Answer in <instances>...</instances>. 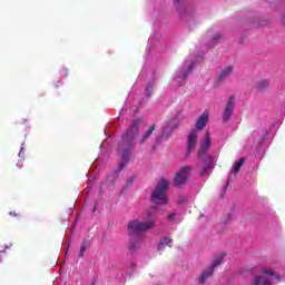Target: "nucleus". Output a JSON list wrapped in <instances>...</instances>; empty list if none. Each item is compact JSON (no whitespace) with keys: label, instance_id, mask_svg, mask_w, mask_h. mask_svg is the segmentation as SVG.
<instances>
[{"label":"nucleus","instance_id":"obj_1","mask_svg":"<svg viewBox=\"0 0 285 285\" xmlns=\"http://www.w3.org/2000/svg\"><path fill=\"white\" fill-rule=\"evenodd\" d=\"M155 215H157V208L151 207L142 213V217H145L146 222L138 219L129 222L127 226L128 234L132 237L129 242V250H137L139 244H141V239H144V233L155 228Z\"/></svg>","mask_w":285,"mask_h":285},{"label":"nucleus","instance_id":"obj_2","mask_svg":"<svg viewBox=\"0 0 285 285\" xmlns=\"http://www.w3.org/2000/svg\"><path fill=\"white\" fill-rule=\"evenodd\" d=\"M140 125L141 119L137 118L132 121L131 127L125 134H122V140L119 146L122 161L119 164L118 170H124V166L130 161V155H132V144L135 139H137Z\"/></svg>","mask_w":285,"mask_h":285},{"label":"nucleus","instance_id":"obj_3","mask_svg":"<svg viewBox=\"0 0 285 285\" xmlns=\"http://www.w3.org/2000/svg\"><path fill=\"white\" fill-rule=\"evenodd\" d=\"M212 144L213 142L210 141V132L206 131L205 137L200 141L198 150V157L200 161H204V164H206L204 169L200 171V177H206L208 173H210V168L213 166V156L209 155L208 150H210Z\"/></svg>","mask_w":285,"mask_h":285},{"label":"nucleus","instance_id":"obj_4","mask_svg":"<svg viewBox=\"0 0 285 285\" xmlns=\"http://www.w3.org/2000/svg\"><path fill=\"white\" fill-rule=\"evenodd\" d=\"M282 282V277L272 269H268L266 267H263L261 269V275L256 276L252 285H274V284H279Z\"/></svg>","mask_w":285,"mask_h":285},{"label":"nucleus","instance_id":"obj_5","mask_svg":"<svg viewBox=\"0 0 285 285\" xmlns=\"http://www.w3.org/2000/svg\"><path fill=\"white\" fill-rule=\"evenodd\" d=\"M169 183L168 180L161 178L156 186V190L151 193V202L158 206H164L168 204V195L166 194L168 190Z\"/></svg>","mask_w":285,"mask_h":285},{"label":"nucleus","instance_id":"obj_6","mask_svg":"<svg viewBox=\"0 0 285 285\" xmlns=\"http://www.w3.org/2000/svg\"><path fill=\"white\" fill-rule=\"evenodd\" d=\"M193 68H195V61L186 60L180 69L176 72L174 77V81L178 83V86H184V82L188 78V75L193 72Z\"/></svg>","mask_w":285,"mask_h":285},{"label":"nucleus","instance_id":"obj_7","mask_svg":"<svg viewBox=\"0 0 285 285\" xmlns=\"http://www.w3.org/2000/svg\"><path fill=\"white\" fill-rule=\"evenodd\" d=\"M224 257H226V254H220L214 259V263L212 266H209L203 274L199 276L198 282L199 284H204L208 279V277H213V273L222 262H224Z\"/></svg>","mask_w":285,"mask_h":285},{"label":"nucleus","instance_id":"obj_8","mask_svg":"<svg viewBox=\"0 0 285 285\" xmlns=\"http://www.w3.org/2000/svg\"><path fill=\"white\" fill-rule=\"evenodd\" d=\"M191 168L186 166L180 168L174 178L175 186H184V184L188 180V175H190Z\"/></svg>","mask_w":285,"mask_h":285},{"label":"nucleus","instance_id":"obj_9","mask_svg":"<svg viewBox=\"0 0 285 285\" xmlns=\"http://www.w3.org/2000/svg\"><path fill=\"white\" fill-rule=\"evenodd\" d=\"M233 110H235V96H230L227 100L226 107L223 112V121L226 122L233 117Z\"/></svg>","mask_w":285,"mask_h":285},{"label":"nucleus","instance_id":"obj_10","mask_svg":"<svg viewBox=\"0 0 285 285\" xmlns=\"http://www.w3.org/2000/svg\"><path fill=\"white\" fill-rule=\"evenodd\" d=\"M197 129H193L187 136V155H190L193 150H195V146H197V137H198Z\"/></svg>","mask_w":285,"mask_h":285},{"label":"nucleus","instance_id":"obj_11","mask_svg":"<svg viewBox=\"0 0 285 285\" xmlns=\"http://www.w3.org/2000/svg\"><path fill=\"white\" fill-rule=\"evenodd\" d=\"M207 124H208V111H205L196 121V130H203Z\"/></svg>","mask_w":285,"mask_h":285},{"label":"nucleus","instance_id":"obj_12","mask_svg":"<svg viewBox=\"0 0 285 285\" xmlns=\"http://www.w3.org/2000/svg\"><path fill=\"white\" fill-rule=\"evenodd\" d=\"M175 128H177V124H175V121H170L167 124V126L165 128H163V135L160 136L161 139H168V137H170L173 130H175Z\"/></svg>","mask_w":285,"mask_h":285},{"label":"nucleus","instance_id":"obj_13","mask_svg":"<svg viewBox=\"0 0 285 285\" xmlns=\"http://www.w3.org/2000/svg\"><path fill=\"white\" fill-rule=\"evenodd\" d=\"M233 75V67L227 66L224 69H222L220 73L218 75V81L222 82L224 79H228Z\"/></svg>","mask_w":285,"mask_h":285},{"label":"nucleus","instance_id":"obj_14","mask_svg":"<svg viewBox=\"0 0 285 285\" xmlns=\"http://www.w3.org/2000/svg\"><path fill=\"white\" fill-rule=\"evenodd\" d=\"M173 242V239L165 237L164 239L160 240V243L158 244L157 248L158 250H164V248H166V246H173L170 245Z\"/></svg>","mask_w":285,"mask_h":285},{"label":"nucleus","instance_id":"obj_15","mask_svg":"<svg viewBox=\"0 0 285 285\" xmlns=\"http://www.w3.org/2000/svg\"><path fill=\"white\" fill-rule=\"evenodd\" d=\"M153 132H155V125L149 127V129L145 132L138 144H144V141H146L150 137V135H153Z\"/></svg>","mask_w":285,"mask_h":285},{"label":"nucleus","instance_id":"obj_16","mask_svg":"<svg viewBox=\"0 0 285 285\" xmlns=\"http://www.w3.org/2000/svg\"><path fill=\"white\" fill-rule=\"evenodd\" d=\"M244 158H240L238 161L235 163V165L233 166L232 173L234 175H237V173H239V170L242 169V166H244Z\"/></svg>","mask_w":285,"mask_h":285},{"label":"nucleus","instance_id":"obj_17","mask_svg":"<svg viewBox=\"0 0 285 285\" xmlns=\"http://www.w3.org/2000/svg\"><path fill=\"white\" fill-rule=\"evenodd\" d=\"M252 139H254L258 145H261L264 141V136H259L258 131H254L252 134Z\"/></svg>","mask_w":285,"mask_h":285},{"label":"nucleus","instance_id":"obj_18","mask_svg":"<svg viewBox=\"0 0 285 285\" xmlns=\"http://www.w3.org/2000/svg\"><path fill=\"white\" fill-rule=\"evenodd\" d=\"M88 249V242H83L80 246V254L79 257H83V253Z\"/></svg>","mask_w":285,"mask_h":285},{"label":"nucleus","instance_id":"obj_19","mask_svg":"<svg viewBox=\"0 0 285 285\" xmlns=\"http://www.w3.org/2000/svg\"><path fill=\"white\" fill-rule=\"evenodd\" d=\"M150 88H153L150 85L147 86L146 88V96L150 97Z\"/></svg>","mask_w":285,"mask_h":285},{"label":"nucleus","instance_id":"obj_20","mask_svg":"<svg viewBox=\"0 0 285 285\" xmlns=\"http://www.w3.org/2000/svg\"><path fill=\"white\" fill-rule=\"evenodd\" d=\"M186 197L185 196H181L179 199H178V204H185L186 202Z\"/></svg>","mask_w":285,"mask_h":285},{"label":"nucleus","instance_id":"obj_21","mask_svg":"<svg viewBox=\"0 0 285 285\" xmlns=\"http://www.w3.org/2000/svg\"><path fill=\"white\" fill-rule=\"evenodd\" d=\"M175 217H176V214H171V215L168 216V220L173 222V219H175Z\"/></svg>","mask_w":285,"mask_h":285},{"label":"nucleus","instance_id":"obj_22","mask_svg":"<svg viewBox=\"0 0 285 285\" xmlns=\"http://www.w3.org/2000/svg\"><path fill=\"white\" fill-rule=\"evenodd\" d=\"M9 215L17 217V213H14V212H10Z\"/></svg>","mask_w":285,"mask_h":285},{"label":"nucleus","instance_id":"obj_23","mask_svg":"<svg viewBox=\"0 0 285 285\" xmlns=\"http://www.w3.org/2000/svg\"><path fill=\"white\" fill-rule=\"evenodd\" d=\"M21 153H23V148L20 149L19 157H21Z\"/></svg>","mask_w":285,"mask_h":285},{"label":"nucleus","instance_id":"obj_24","mask_svg":"<svg viewBox=\"0 0 285 285\" xmlns=\"http://www.w3.org/2000/svg\"><path fill=\"white\" fill-rule=\"evenodd\" d=\"M180 0H174V3H179Z\"/></svg>","mask_w":285,"mask_h":285}]
</instances>
